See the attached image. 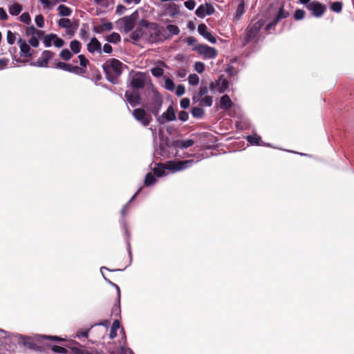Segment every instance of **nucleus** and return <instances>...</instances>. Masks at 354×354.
<instances>
[{
    "label": "nucleus",
    "instance_id": "38",
    "mask_svg": "<svg viewBox=\"0 0 354 354\" xmlns=\"http://www.w3.org/2000/svg\"><path fill=\"white\" fill-rule=\"evenodd\" d=\"M57 25L61 28L68 29L75 24H72L71 19L68 18H62L57 21Z\"/></svg>",
    "mask_w": 354,
    "mask_h": 354
},
{
    "label": "nucleus",
    "instance_id": "19",
    "mask_svg": "<svg viewBox=\"0 0 354 354\" xmlns=\"http://www.w3.org/2000/svg\"><path fill=\"white\" fill-rule=\"evenodd\" d=\"M124 96L131 106L140 104L141 97L138 92L129 93L126 91Z\"/></svg>",
    "mask_w": 354,
    "mask_h": 354
},
{
    "label": "nucleus",
    "instance_id": "55",
    "mask_svg": "<svg viewBox=\"0 0 354 354\" xmlns=\"http://www.w3.org/2000/svg\"><path fill=\"white\" fill-rule=\"evenodd\" d=\"M226 73L231 76H235L239 73V71L236 69L233 66H228L227 68L225 69Z\"/></svg>",
    "mask_w": 354,
    "mask_h": 354
},
{
    "label": "nucleus",
    "instance_id": "29",
    "mask_svg": "<svg viewBox=\"0 0 354 354\" xmlns=\"http://www.w3.org/2000/svg\"><path fill=\"white\" fill-rule=\"evenodd\" d=\"M120 299H121V298H120V299L116 298V299L115 301V303H114L112 310H111V315L113 316H115V317L120 316V313H121Z\"/></svg>",
    "mask_w": 354,
    "mask_h": 354
},
{
    "label": "nucleus",
    "instance_id": "31",
    "mask_svg": "<svg viewBox=\"0 0 354 354\" xmlns=\"http://www.w3.org/2000/svg\"><path fill=\"white\" fill-rule=\"evenodd\" d=\"M169 35L167 36L169 39L171 36L178 35L180 32V29L178 26L174 24H169L166 26Z\"/></svg>",
    "mask_w": 354,
    "mask_h": 354
},
{
    "label": "nucleus",
    "instance_id": "48",
    "mask_svg": "<svg viewBox=\"0 0 354 354\" xmlns=\"http://www.w3.org/2000/svg\"><path fill=\"white\" fill-rule=\"evenodd\" d=\"M305 14L306 12L304 10L297 9L294 13V18L297 21L301 20L304 18Z\"/></svg>",
    "mask_w": 354,
    "mask_h": 354
},
{
    "label": "nucleus",
    "instance_id": "7",
    "mask_svg": "<svg viewBox=\"0 0 354 354\" xmlns=\"http://www.w3.org/2000/svg\"><path fill=\"white\" fill-rule=\"evenodd\" d=\"M194 162V160L192 159L180 160L178 162L169 161V166L170 167H169V171L172 173L182 171L191 167Z\"/></svg>",
    "mask_w": 354,
    "mask_h": 354
},
{
    "label": "nucleus",
    "instance_id": "53",
    "mask_svg": "<svg viewBox=\"0 0 354 354\" xmlns=\"http://www.w3.org/2000/svg\"><path fill=\"white\" fill-rule=\"evenodd\" d=\"M19 20L26 24H29L31 22V18L28 12L22 13L19 17Z\"/></svg>",
    "mask_w": 354,
    "mask_h": 354
},
{
    "label": "nucleus",
    "instance_id": "37",
    "mask_svg": "<svg viewBox=\"0 0 354 354\" xmlns=\"http://www.w3.org/2000/svg\"><path fill=\"white\" fill-rule=\"evenodd\" d=\"M126 269V268H123V269H114V270H111V269H109L107 267H105V266H102L100 268V272L104 279V281L108 283L109 284L110 286L113 285V283L111 280H109L108 278H106L105 277V275L104 274V272H103V270H108V271H110V272H122L124 271V270Z\"/></svg>",
    "mask_w": 354,
    "mask_h": 354
},
{
    "label": "nucleus",
    "instance_id": "41",
    "mask_svg": "<svg viewBox=\"0 0 354 354\" xmlns=\"http://www.w3.org/2000/svg\"><path fill=\"white\" fill-rule=\"evenodd\" d=\"M71 65V64H67V63H65V62H57L55 64L54 68L62 69L63 71L69 72L70 71Z\"/></svg>",
    "mask_w": 354,
    "mask_h": 354
},
{
    "label": "nucleus",
    "instance_id": "9",
    "mask_svg": "<svg viewBox=\"0 0 354 354\" xmlns=\"http://www.w3.org/2000/svg\"><path fill=\"white\" fill-rule=\"evenodd\" d=\"M138 17V11H135L131 15L125 16L119 20L122 21L123 23V30L125 33H128L133 29L135 21Z\"/></svg>",
    "mask_w": 354,
    "mask_h": 354
},
{
    "label": "nucleus",
    "instance_id": "32",
    "mask_svg": "<svg viewBox=\"0 0 354 354\" xmlns=\"http://www.w3.org/2000/svg\"><path fill=\"white\" fill-rule=\"evenodd\" d=\"M55 38H57V35L54 33H50L46 35L43 40L45 47H50L52 46L53 42L54 43Z\"/></svg>",
    "mask_w": 354,
    "mask_h": 354
},
{
    "label": "nucleus",
    "instance_id": "46",
    "mask_svg": "<svg viewBox=\"0 0 354 354\" xmlns=\"http://www.w3.org/2000/svg\"><path fill=\"white\" fill-rule=\"evenodd\" d=\"M212 97L205 95L201 101V105L210 107L212 105Z\"/></svg>",
    "mask_w": 354,
    "mask_h": 354
},
{
    "label": "nucleus",
    "instance_id": "33",
    "mask_svg": "<svg viewBox=\"0 0 354 354\" xmlns=\"http://www.w3.org/2000/svg\"><path fill=\"white\" fill-rule=\"evenodd\" d=\"M143 35V30L140 28H137L135 30H133L131 34V38L133 41L134 43L139 41Z\"/></svg>",
    "mask_w": 354,
    "mask_h": 354
},
{
    "label": "nucleus",
    "instance_id": "58",
    "mask_svg": "<svg viewBox=\"0 0 354 354\" xmlns=\"http://www.w3.org/2000/svg\"><path fill=\"white\" fill-rule=\"evenodd\" d=\"M178 118L181 122H184L189 120V114L185 111H180L178 113Z\"/></svg>",
    "mask_w": 354,
    "mask_h": 354
},
{
    "label": "nucleus",
    "instance_id": "11",
    "mask_svg": "<svg viewBox=\"0 0 354 354\" xmlns=\"http://www.w3.org/2000/svg\"><path fill=\"white\" fill-rule=\"evenodd\" d=\"M26 339L22 341V345L25 347H27L30 350L36 351L37 353H45L46 348L44 346L38 345L36 343V337L34 338L30 336L25 335Z\"/></svg>",
    "mask_w": 354,
    "mask_h": 354
},
{
    "label": "nucleus",
    "instance_id": "17",
    "mask_svg": "<svg viewBox=\"0 0 354 354\" xmlns=\"http://www.w3.org/2000/svg\"><path fill=\"white\" fill-rule=\"evenodd\" d=\"M17 43L20 48V55L25 57H30L33 54V50H31L30 45L25 39L21 37L18 39Z\"/></svg>",
    "mask_w": 354,
    "mask_h": 354
},
{
    "label": "nucleus",
    "instance_id": "42",
    "mask_svg": "<svg viewBox=\"0 0 354 354\" xmlns=\"http://www.w3.org/2000/svg\"><path fill=\"white\" fill-rule=\"evenodd\" d=\"M59 56L63 59L68 61L71 59L73 54L68 48H64L60 52Z\"/></svg>",
    "mask_w": 354,
    "mask_h": 354
},
{
    "label": "nucleus",
    "instance_id": "47",
    "mask_svg": "<svg viewBox=\"0 0 354 354\" xmlns=\"http://www.w3.org/2000/svg\"><path fill=\"white\" fill-rule=\"evenodd\" d=\"M165 87L167 90L172 91L175 89V84L171 79L166 78L165 80Z\"/></svg>",
    "mask_w": 354,
    "mask_h": 354
},
{
    "label": "nucleus",
    "instance_id": "13",
    "mask_svg": "<svg viewBox=\"0 0 354 354\" xmlns=\"http://www.w3.org/2000/svg\"><path fill=\"white\" fill-rule=\"evenodd\" d=\"M288 12L284 10L283 6H281L278 11L277 15L268 24H266L265 29L266 30H270L272 27L275 26L279 22V21L288 17Z\"/></svg>",
    "mask_w": 354,
    "mask_h": 354
},
{
    "label": "nucleus",
    "instance_id": "8",
    "mask_svg": "<svg viewBox=\"0 0 354 354\" xmlns=\"http://www.w3.org/2000/svg\"><path fill=\"white\" fill-rule=\"evenodd\" d=\"M133 116L144 127L148 126L152 120L151 115L148 114L146 111L141 108L134 109L133 111Z\"/></svg>",
    "mask_w": 354,
    "mask_h": 354
},
{
    "label": "nucleus",
    "instance_id": "59",
    "mask_svg": "<svg viewBox=\"0 0 354 354\" xmlns=\"http://www.w3.org/2000/svg\"><path fill=\"white\" fill-rule=\"evenodd\" d=\"M205 14L206 15H212L214 13L215 10L214 6L209 3H205Z\"/></svg>",
    "mask_w": 354,
    "mask_h": 354
},
{
    "label": "nucleus",
    "instance_id": "44",
    "mask_svg": "<svg viewBox=\"0 0 354 354\" xmlns=\"http://www.w3.org/2000/svg\"><path fill=\"white\" fill-rule=\"evenodd\" d=\"M188 82L190 85L196 86L199 83V77L195 74H190L188 77Z\"/></svg>",
    "mask_w": 354,
    "mask_h": 354
},
{
    "label": "nucleus",
    "instance_id": "4",
    "mask_svg": "<svg viewBox=\"0 0 354 354\" xmlns=\"http://www.w3.org/2000/svg\"><path fill=\"white\" fill-rule=\"evenodd\" d=\"M264 26L263 20H259L253 24H250L245 30L243 46H245L250 41L257 43L258 41V35L260 30Z\"/></svg>",
    "mask_w": 354,
    "mask_h": 354
},
{
    "label": "nucleus",
    "instance_id": "1",
    "mask_svg": "<svg viewBox=\"0 0 354 354\" xmlns=\"http://www.w3.org/2000/svg\"><path fill=\"white\" fill-rule=\"evenodd\" d=\"M122 63L115 58L109 59L102 65L106 78L109 82L117 84V80L122 74Z\"/></svg>",
    "mask_w": 354,
    "mask_h": 354
},
{
    "label": "nucleus",
    "instance_id": "27",
    "mask_svg": "<svg viewBox=\"0 0 354 354\" xmlns=\"http://www.w3.org/2000/svg\"><path fill=\"white\" fill-rule=\"evenodd\" d=\"M172 140L167 136L160 140L159 144V149L161 151L165 152L166 148H171Z\"/></svg>",
    "mask_w": 354,
    "mask_h": 354
},
{
    "label": "nucleus",
    "instance_id": "57",
    "mask_svg": "<svg viewBox=\"0 0 354 354\" xmlns=\"http://www.w3.org/2000/svg\"><path fill=\"white\" fill-rule=\"evenodd\" d=\"M69 73H72L76 75L85 73V71L77 66L71 65Z\"/></svg>",
    "mask_w": 354,
    "mask_h": 354
},
{
    "label": "nucleus",
    "instance_id": "6",
    "mask_svg": "<svg viewBox=\"0 0 354 354\" xmlns=\"http://www.w3.org/2000/svg\"><path fill=\"white\" fill-rule=\"evenodd\" d=\"M194 50H196L200 55H204L207 59H214L217 55V50L206 44H198L193 48Z\"/></svg>",
    "mask_w": 354,
    "mask_h": 354
},
{
    "label": "nucleus",
    "instance_id": "18",
    "mask_svg": "<svg viewBox=\"0 0 354 354\" xmlns=\"http://www.w3.org/2000/svg\"><path fill=\"white\" fill-rule=\"evenodd\" d=\"M87 50L91 53H95V52L101 54L102 53V45L101 43L96 37H92L87 44Z\"/></svg>",
    "mask_w": 354,
    "mask_h": 354
},
{
    "label": "nucleus",
    "instance_id": "12",
    "mask_svg": "<svg viewBox=\"0 0 354 354\" xmlns=\"http://www.w3.org/2000/svg\"><path fill=\"white\" fill-rule=\"evenodd\" d=\"M150 30V36L153 41L158 42L163 39H168V37L164 35V28L160 27L158 24L152 23Z\"/></svg>",
    "mask_w": 354,
    "mask_h": 354
},
{
    "label": "nucleus",
    "instance_id": "64",
    "mask_svg": "<svg viewBox=\"0 0 354 354\" xmlns=\"http://www.w3.org/2000/svg\"><path fill=\"white\" fill-rule=\"evenodd\" d=\"M190 100L187 97L183 98L180 102V107L183 109H186L189 106Z\"/></svg>",
    "mask_w": 354,
    "mask_h": 354
},
{
    "label": "nucleus",
    "instance_id": "16",
    "mask_svg": "<svg viewBox=\"0 0 354 354\" xmlns=\"http://www.w3.org/2000/svg\"><path fill=\"white\" fill-rule=\"evenodd\" d=\"M169 161L166 163H155V167L152 168L151 165H150L151 169L153 171V174L158 177L161 178L166 176V170H169Z\"/></svg>",
    "mask_w": 354,
    "mask_h": 354
},
{
    "label": "nucleus",
    "instance_id": "20",
    "mask_svg": "<svg viewBox=\"0 0 354 354\" xmlns=\"http://www.w3.org/2000/svg\"><path fill=\"white\" fill-rule=\"evenodd\" d=\"M245 138L247 140V142L250 143V145L252 146L264 145L271 147V145L269 143H263L261 136L257 134L248 135Z\"/></svg>",
    "mask_w": 354,
    "mask_h": 354
},
{
    "label": "nucleus",
    "instance_id": "10",
    "mask_svg": "<svg viewBox=\"0 0 354 354\" xmlns=\"http://www.w3.org/2000/svg\"><path fill=\"white\" fill-rule=\"evenodd\" d=\"M306 8L311 11L312 15L315 17H321L325 12L326 8L325 5L322 4L318 1H313L310 2Z\"/></svg>",
    "mask_w": 354,
    "mask_h": 354
},
{
    "label": "nucleus",
    "instance_id": "56",
    "mask_svg": "<svg viewBox=\"0 0 354 354\" xmlns=\"http://www.w3.org/2000/svg\"><path fill=\"white\" fill-rule=\"evenodd\" d=\"M86 24H84L80 29V37L82 39L86 40L88 37V33L87 30L85 28Z\"/></svg>",
    "mask_w": 354,
    "mask_h": 354
},
{
    "label": "nucleus",
    "instance_id": "30",
    "mask_svg": "<svg viewBox=\"0 0 354 354\" xmlns=\"http://www.w3.org/2000/svg\"><path fill=\"white\" fill-rule=\"evenodd\" d=\"M106 41L111 44H118L121 40V37L118 32H112L105 38Z\"/></svg>",
    "mask_w": 354,
    "mask_h": 354
},
{
    "label": "nucleus",
    "instance_id": "63",
    "mask_svg": "<svg viewBox=\"0 0 354 354\" xmlns=\"http://www.w3.org/2000/svg\"><path fill=\"white\" fill-rule=\"evenodd\" d=\"M28 44L34 48H37L39 44L38 38L36 36L31 37L28 41Z\"/></svg>",
    "mask_w": 354,
    "mask_h": 354
},
{
    "label": "nucleus",
    "instance_id": "49",
    "mask_svg": "<svg viewBox=\"0 0 354 354\" xmlns=\"http://www.w3.org/2000/svg\"><path fill=\"white\" fill-rule=\"evenodd\" d=\"M54 53L50 50H44L41 53V58L48 63V61L53 57Z\"/></svg>",
    "mask_w": 354,
    "mask_h": 354
},
{
    "label": "nucleus",
    "instance_id": "25",
    "mask_svg": "<svg viewBox=\"0 0 354 354\" xmlns=\"http://www.w3.org/2000/svg\"><path fill=\"white\" fill-rule=\"evenodd\" d=\"M58 15L61 17H69L72 14V10L64 4H60L58 8Z\"/></svg>",
    "mask_w": 354,
    "mask_h": 354
},
{
    "label": "nucleus",
    "instance_id": "43",
    "mask_svg": "<svg viewBox=\"0 0 354 354\" xmlns=\"http://www.w3.org/2000/svg\"><path fill=\"white\" fill-rule=\"evenodd\" d=\"M195 14L199 18H204L206 16L205 4H201V6H199L196 8Z\"/></svg>",
    "mask_w": 354,
    "mask_h": 354
},
{
    "label": "nucleus",
    "instance_id": "39",
    "mask_svg": "<svg viewBox=\"0 0 354 354\" xmlns=\"http://www.w3.org/2000/svg\"><path fill=\"white\" fill-rule=\"evenodd\" d=\"M36 339L37 341H41V340H51V341H55V342H60L62 340V339L57 336H51V335H39L36 336Z\"/></svg>",
    "mask_w": 354,
    "mask_h": 354
},
{
    "label": "nucleus",
    "instance_id": "40",
    "mask_svg": "<svg viewBox=\"0 0 354 354\" xmlns=\"http://www.w3.org/2000/svg\"><path fill=\"white\" fill-rule=\"evenodd\" d=\"M343 4L341 1H334L330 5V10L336 13H339L342 10Z\"/></svg>",
    "mask_w": 354,
    "mask_h": 354
},
{
    "label": "nucleus",
    "instance_id": "28",
    "mask_svg": "<svg viewBox=\"0 0 354 354\" xmlns=\"http://www.w3.org/2000/svg\"><path fill=\"white\" fill-rule=\"evenodd\" d=\"M156 177V176L154 174L153 175L150 172L147 173L144 180L145 185L147 187H150L155 185L157 182Z\"/></svg>",
    "mask_w": 354,
    "mask_h": 354
},
{
    "label": "nucleus",
    "instance_id": "24",
    "mask_svg": "<svg viewBox=\"0 0 354 354\" xmlns=\"http://www.w3.org/2000/svg\"><path fill=\"white\" fill-rule=\"evenodd\" d=\"M22 10L23 6L17 2H15L13 4L10 5L8 7L9 13L12 16H17L21 13Z\"/></svg>",
    "mask_w": 354,
    "mask_h": 354
},
{
    "label": "nucleus",
    "instance_id": "45",
    "mask_svg": "<svg viewBox=\"0 0 354 354\" xmlns=\"http://www.w3.org/2000/svg\"><path fill=\"white\" fill-rule=\"evenodd\" d=\"M151 73L153 76L156 77H160L163 75L164 70L160 67H153L151 69Z\"/></svg>",
    "mask_w": 354,
    "mask_h": 354
},
{
    "label": "nucleus",
    "instance_id": "52",
    "mask_svg": "<svg viewBox=\"0 0 354 354\" xmlns=\"http://www.w3.org/2000/svg\"><path fill=\"white\" fill-rule=\"evenodd\" d=\"M30 66L41 68H46L48 67V62L41 58L38 59L36 62H30Z\"/></svg>",
    "mask_w": 354,
    "mask_h": 354
},
{
    "label": "nucleus",
    "instance_id": "2",
    "mask_svg": "<svg viewBox=\"0 0 354 354\" xmlns=\"http://www.w3.org/2000/svg\"><path fill=\"white\" fill-rule=\"evenodd\" d=\"M24 335L8 332L2 341V345L9 352H15L17 344L22 345V341L25 340Z\"/></svg>",
    "mask_w": 354,
    "mask_h": 354
},
{
    "label": "nucleus",
    "instance_id": "5",
    "mask_svg": "<svg viewBox=\"0 0 354 354\" xmlns=\"http://www.w3.org/2000/svg\"><path fill=\"white\" fill-rule=\"evenodd\" d=\"M156 119L157 122L160 124L175 121L176 120V115L173 105H169L167 110L162 115H158Z\"/></svg>",
    "mask_w": 354,
    "mask_h": 354
},
{
    "label": "nucleus",
    "instance_id": "34",
    "mask_svg": "<svg viewBox=\"0 0 354 354\" xmlns=\"http://www.w3.org/2000/svg\"><path fill=\"white\" fill-rule=\"evenodd\" d=\"M70 48L74 54H77L81 50L82 44L78 40L74 39L71 41Z\"/></svg>",
    "mask_w": 354,
    "mask_h": 354
},
{
    "label": "nucleus",
    "instance_id": "15",
    "mask_svg": "<svg viewBox=\"0 0 354 354\" xmlns=\"http://www.w3.org/2000/svg\"><path fill=\"white\" fill-rule=\"evenodd\" d=\"M198 32L200 35L207 39L212 44H215L216 42V37L208 31L207 27L205 24H201L198 26Z\"/></svg>",
    "mask_w": 354,
    "mask_h": 354
},
{
    "label": "nucleus",
    "instance_id": "54",
    "mask_svg": "<svg viewBox=\"0 0 354 354\" xmlns=\"http://www.w3.org/2000/svg\"><path fill=\"white\" fill-rule=\"evenodd\" d=\"M35 21L37 24V26L41 28L44 26V16L41 14L37 15L35 18Z\"/></svg>",
    "mask_w": 354,
    "mask_h": 354
},
{
    "label": "nucleus",
    "instance_id": "36",
    "mask_svg": "<svg viewBox=\"0 0 354 354\" xmlns=\"http://www.w3.org/2000/svg\"><path fill=\"white\" fill-rule=\"evenodd\" d=\"M126 269V268H123V269H114V270H111V269H109L107 267H105V266H102L100 268V272L104 279V281L108 283L109 284L110 286L113 285V283L111 280H109L108 278H106L105 277V275L104 274V272H103V270H108V271H110V272H122L124 271V270Z\"/></svg>",
    "mask_w": 354,
    "mask_h": 354
},
{
    "label": "nucleus",
    "instance_id": "61",
    "mask_svg": "<svg viewBox=\"0 0 354 354\" xmlns=\"http://www.w3.org/2000/svg\"><path fill=\"white\" fill-rule=\"evenodd\" d=\"M184 6L189 10H192L195 8L196 2L194 0H187L184 2Z\"/></svg>",
    "mask_w": 354,
    "mask_h": 354
},
{
    "label": "nucleus",
    "instance_id": "22",
    "mask_svg": "<svg viewBox=\"0 0 354 354\" xmlns=\"http://www.w3.org/2000/svg\"><path fill=\"white\" fill-rule=\"evenodd\" d=\"M245 12V1L244 0H239L237 6L234 21H239Z\"/></svg>",
    "mask_w": 354,
    "mask_h": 354
},
{
    "label": "nucleus",
    "instance_id": "21",
    "mask_svg": "<svg viewBox=\"0 0 354 354\" xmlns=\"http://www.w3.org/2000/svg\"><path fill=\"white\" fill-rule=\"evenodd\" d=\"M232 104L233 103L229 95H224L221 97L219 102L220 109L227 111L232 108Z\"/></svg>",
    "mask_w": 354,
    "mask_h": 354
},
{
    "label": "nucleus",
    "instance_id": "51",
    "mask_svg": "<svg viewBox=\"0 0 354 354\" xmlns=\"http://www.w3.org/2000/svg\"><path fill=\"white\" fill-rule=\"evenodd\" d=\"M16 40V35L10 30H8L7 32V42L10 45H12L15 44Z\"/></svg>",
    "mask_w": 354,
    "mask_h": 354
},
{
    "label": "nucleus",
    "instance_id": "50",
    "mask_svg": "<svg viewBox=\"0 0 354 354\" xmlns=\"http://www.w3.org/2000/svg\"><path fill=\"white\" fill-rule=\"evenodd\" d=\"M51 350L55 353H62V354H66L68 353V351L66 348L62 347V346H58V345H53L51 346Z\"/></svg>",
    "mask_w": 354,
    "mask_h": 354
},
{
    "label": "nucleus",
    "instance_id": "62",
    "mask_svg": "<svg viewBox=\"0 0 354 354\" xmlns=\"http://www.w3.org/2000/svg\"><path fill=\"white\" fill-rule=\"evenodd\" d=\"M78 59L80 62V64L82 67L86 68L88 64V60L84 55H78Z\"/></svg>",
    "mask_w": 354,
    "mask_h": 354
},
{
    "label": "nucleus",
    "instance_id": "14",
    "mask_svg": "<svg viewBox=\"0 0 354 354\" xmlns=\"http://www.w3.org/2000/svg\"><path fill=\"white\" fill-rule=\"evenodd\" d=\"M145 84L144 75L141 72L137 73L130 78V86L133 89L142 88Z\"/></svg>",
    "mask_w": 354,
    "mask_h": 354
},
{
    "label": "nucleus",
    "instance_id": "35",
    "mask_svg": "<svg viewBox=\"0 0 354 354\" xmlns=\"http://www.w3.org/2000/svg\"><path fill=\"white\" fill-rule=\"evenodd\" d=\"M191 114L194 118L200 119L203 117L205 111L201 107L195 106L192 109Z\"/></svg>",
    "mask_w": 354,
    "mask_h": 354
},
{
    "label": "nucleus",
    "instance_id": "3",
    "mask_svg": "<svg viewBox=\"0 0 354 354\" xmlns=\"http://www.w3.org/2000/svg\"><path fill=\"white\" fill-rule=\"evenodd\" d=\"M152 93V96L149 98L147 102L145 105V107L147 111L157 118L162 108L163 100L160 93L156 90H153Z\"/></svg>",
    "mask_w": 354,
    "mask_h": 354
},
{
    "label": "nucleus",
    "instance_id": "26",
    "mask_svg": "<svg viewBox=\"0 0 354 354\" xmlns=\"http://www.w3.org/2000/svg\"><path fill=\"white\" fill-rule=\"evenodd\" d=\"M218 82H219V84L218 86L217 91L219 93H225L229 86V82L226 79L220 77Z\"/></svg>",
    "mask_w": 354,
    "mask_h": 354
},
{
    "label": "nucleus",
    "instance_id": "23",
    "mask_svg": "<svg viewBox=\"0 0 354 354\" xmlns=\"http://www.w3.org/2000/svg\"><path fill=\"white\" fill-rule=\"evenodd\" d=\"M126 238V244H127V250L128 252L129 257V263L126 266L127 268L132 263V252H131V243H130V237L131 234L129 230L124 231Z\"/></svg>",
    "mask_w": 354,
    "mask_h": 354
},
{
    "label": "nucleus",
    "instance_id": "60",
    "mask_svg": "<svg viewBox=\"0 0 354 354\" xmlns=\"http://www.w3.org/2000/svg\"><path fill=\"white\" fill-rule=\"evenodd\" d=\"M194 69L198 73H202L205 70V64L201 62H196L194 64Z\"/></svg>",
    "mask_w": 354,
    "mask_h": 354
}]
</instances>
